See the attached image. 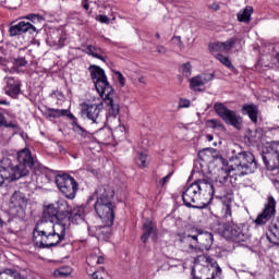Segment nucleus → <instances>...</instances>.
<instances>
[{
    "label": "nucleus",
    "instance_id": "obj_18",
    "mask_svg": "<svg viewBox=\"0 0 279 279\" xmlns=\"http://www.w3.org/2000/svg\"><path fill=\"white\" fill-rule=\"evenodd\" d=\"M64 40L65 38L62 37V33H60V31H51L47 35L46 43L50 47H58L59 49H61V47H64Z\"/></svg>",
    "mask_w": 279,
    "mask_h": 279
},
{
    "label": "nucleus",
    "instance_id": "obj_35",
    "mask_svg": "<svg viewBox=\"0 0 279 279\" xmlns=\"http://www.w3.org/2000/svg\"><path fill=\"white\" fill-rule=\"evenodd\" d=\"M204 82L202 81V76L197 75L194 76L190 80V88L192 90H202V89H197L198 86H204Z\"/></svg>",
    "mask_w": 279,
    "mask_h": 279
},
{
    "label": "nucleus",
    "instance_id": "obj_38",
    "mask_svg": "<svg viewBox=\"0 0 279 279\" xmlns=\"http://www.w3.org/2000/svg\"><path fill=\"white\" fill-rule=\"evenodd\" d=\"M222 45L225 47V51H230L232 49V47H234V45H236V38L232 37V38L228 39L227 41H223Z\"/></svg>",
    "mask_w": 279,
    "mask_h": 279
},
{
    "label": "nucleus",
    "instance_id": "obj_22",
    "mask_svg": "<svg viewBox=\"0 0 279 279\" xmlns=\"http://www.w3.org/2000/svg\"><path fill=\"white\" fill-rule=\"evenodd\" d=\"M58 236L47 238V235H38V233H33V241H35L36 245H38L40 250H50V247H57L58 245L41 246L40 243H46V245H49V243H58Z\"/></svg>",
    "mask_w": 279,
    "mask_h": 279
},
{
    "label": "nucleus",
    "instance_id": "obj_61",
    "mask_svg": "<svg viewBox=\"0 0 279 279\" xmlns=\"http://www.w3.org/2000/svg\"><path fill=\"white\" fill-rule=\"evenodd\" d=\"M58 147H59V151H64V146L63 145L58 144Z\"/></svg>",
    "mask_w": 279,
    "mask_h": 279
},
{
    "label": "nucleus",
    "instance_id": "obj_19",
    "mask_svg": "<svg viewBox=\"0 0 279 279\" xmlns=\"http://www.w3.org/2000/svg\"><path fill=\"white\" fill-rule=\"evenodd\" d=\"M10 204L13 208H20V210H25L27 208V197L21 191H15L11 196Z\"/></svg>",
    "mask_w": 279,
    "mask_h": 279
},
{
    "label": "nucleus",
    "instance_id": "obj_21",
    "mask_svg": "<svg viewBox=\"0 0 279 279\" xmlns=\"http://www.w3.org/2000/svg\"><path fill=\"white\" fill-rule=\"evenodd\" d=\"M215 241V236L210 232H201L198 236V245L202 247V252H208L210 247H213V243Z\"/></svg>",
    "mask_w": 279,
    "mask_h": 279
},
{
    "label": "nucleus",
    "instance_id": "obj_7",
    "mask_svg": "<svg viewBox=\"0 0 279 279\" xmlns=\"http://www.w3.org/2000/svg\"><path fill=\"white\" fill-rule=\"evenodd\" d=\"M90 78L95 84V88L100 97L104 95H110V93H114V88L108 82V76L106 75V71L101 69L99 65H90L89 66Z\"/></svg>",
    "mask_w": 279,
    "mask_h": 279
},
{
    "label": "nucleus",
    "instance_id": "obj_15",
    "mask_svg": "<svg viewBox=\"0 0 279 279\" xmlns=\"http://www.w3.org/2000/svg\"><path fill=\"white\" fill-rule=\"evenodd\" d=\"M4 80L7 84L4 87L5 95H9V97H12L13 99L19 97V95H21V81L12 76H8Z\"/></svg>",
    "mask_w": 279,
    "mask_h": 279
},
{
    "label": "nucleus",
    "instance_id": "obj_3",
    "mask_svg": "<svg viewBox=\"0 0 279 279\" xmlns=\"http://www.w3.org/2000/svg\"><path fill=\"white\" fill-rule=\"evenodd\" d=\"M19 165L13 166L12 161L8 160L7 166L0 165V185L10 180L14 182L29 175V171L35 175H38L43 171V165L38 162L36 157L32 156L29 148H24L17 151Z\"/></svg>",
    "mask_w": 279,
    "mask_h": 279
},
{
    "label": "nucleus",
    "instance_id": "obj_14",
    "mask_svg": "<svg viewBox=\"0 0 279 279\" xmlns=\"http://www.w3.org/2000/svg\"><path fill=\"white\" fill-rule=\"evenodd\" d=\"M102 226L88 227V234L90 236H97L100 241H108L112 236V226L108 222H102Z\"/></svg>",
    "mask_w": 279,
    "mask_h": 279
},
{
    "label": "nucleus",
    "instance_id": "obj_6",
    "mask_svg": "<svg viewBox=\"0 0 279 279\" xmlns=\"http://www.w3.org/2000/svg\"><path fill=\"white\" fill-rule=\"evenodd\" d=\"M21 21L9 28L10 36H23V34H38L45 27V16L36 13H29Z\"/></svg>",
    "mask_w": 279,
    "mask_h": 279
},
{
    "label": "nucleus",
    "instance_id": "obj_60",
    "mask_svg": "<svg viewBox=\"0 0 279 279\" xmlns=\"http://www.w3.org/2000/svg\"><path fill=\"white\" fill-rule=\"evenodd\" d=\"M83 8H84V10H89V9H90V4L84 3V4H83Z\"/></svg>",
    "mask_w": 279,
    "mask_h": 279
},
{
    "label": "nucleus",
    "instance_id": "obj_5",
    "mask_svg": "<svg viewBox=\"0 0 279 279\" xmlns=\"http://www.w3.org/2000/svg\"><path fill=\"white\" fill-rule=\"evenodd\" d=\"M231 154V169L232 171H238L239 175H250V173H254L258 169V162H256L254 154L241 150L239 147L233 149Z\"/></svg>",
    "mask_w": 279,
    "mask_h": 279
},
{
    "label": "nucleus",
    "instance_id": "obj_33",
    "mask_svg": "<svg viewBox=\"0 0 279 279\" xmlns=\"http://www.w3.org/2000/svg\"><path fill=\"white\" fill-rule=\"evenodd\" d=\"M207 125L208 128H211V130H217L218 128L219 130H222V132H226V125H223V122L219 119L207 120Z\"/></svg>",
    "mask_w": 279,
    "mask_h": 279
},
{
    "label": "nucleus",
    "instance_id": "obj_53",
    "mask_svg": "<svg viewBox=\"0 0 279 279\" xmlns=\"http://www.w3.org/2000/svg\"><path fill=\"white\" fill-rule=\"evenodd\" d=\"M93 58H97V60H102V62H106L104 56L99 54L97 51L93 54Z\"/></svg>",
    "mask_w": 279,
    "mask_h": 279
},
{
    "label": "nucleus",
    "instance_id": "obj_58",
    "mask_svg": "<svg viewBox=\"0 0 279 279\" xmlns=\"http://www.w3.org/2000/svg\"><path fill=\"white\" fill-rule=\"evenodd\" d=\"M105 258H104V256H99L98 258H97V265H104V263H105Z\"/></svg>",
    "mask_w": 279,
    "mask_h": 279
},
{
    "label": "nucleus",
    "instance_id": "obj_55",
    "mask_svg": "<svg viewBox=\"0 0 279 279\" xmlns=\"http://www.w3.org/2000/svg\"><path fill=\"white\" fill-rule=\"evenodd\" d=\"M202 234V232L201 233H196V235H192V241H194V243H197V244H199V235Z\"/></svg>",
    "mask_w": 279,
    "mask_h": 279
},
{
    "label": "nucleus",
    "instance_id": "obj_9",
    "mask_svg": "<svg viewBox=\"0 0 279 279\" xmlns=\"http://www.w3.org/2000/svg\"><path fill=\"white\" fill-rule=\"evenodd\" d=\"M56 184L59 191L68 199H75V195H77L78 184L73 177L69 174H58L56 177Z\"/></svg>",
    "mask_w": 279,
    "mask_h": 279
},
{
    "label": "nucleus",
    "instance_id": "obj_42",
    "mask_svg": "<svg viewBox=\"0 0 279 279\" xmlns=\"http://www.w3.org/2000/svg\"><path fill=\"white\" fill-rule=\"evenodd\" d=\"M14 66H17V69L27 66V59H25L24 57H19L14 59Z\"/></svg>",
    "mask_w": 279,
    "mask_h": 279
},
{
    "label": "nucleus",
    "instance_id": "obj_26",
    "mask_svg": "<svg viewBox=\"0 0 279 279\" xmlns=\"http://www.w3.org/2000/svg\"><path fill=\"white\" fill-rule=\"evenodd\" d=\"M199 233H201L199 229H197L193 226H189V227H186L185 231L177 233V236H179V241L181 243H184V241H186V239H191L192 236H197V234H199Z\"/></svg>",
    "mask_w": 279,
    "mask_h": 279
},
{
    "label": "nucleus",
    "instance_id": "obj_40",
    "mask_svg": "<svg viewBox=\"0 0 279 279\" xmlns=\"http://www.w3.org/2000/svg\"><path fill=\"white\" fill-rule=\"evenodd\" d=\"M2 128H11V130H15L16 132H21V126L19 125V123H15L13 121L8 122V121H5V118H4V122L2 124Z\"/></svg>",
    "mask_w": 279,
    "mask_h": 279
},
{
    "label": "nucleus",
    "instance_id": "obj_43",
    "mask_svg": "<svg viewBox=\"0 0 279 279\" xmlns=\"http://www.w3.org/2000/svg\"><path fill=\"white\" fill-rule=\"evenodd\" d=\"M209 47L213 51H226V48L223 47V43L221 41L211 44L209 45Z\"/></svg>",
    "mask_w": 279,
    "mask_h": 279
},
{
    "label": "nucleus",
    "instance_id": "obj_59",
    "mask_svg": "<svg viewBox=\"0 0 279 279\" xmlns=\"http://www.w3.org/2000/svg\"><path fill=\"white\" fill-rule=\"evenodd\" d=\"M206 138H207V141H214L215 140V136H213L211 134H208L207 136H206Z\"/></svg>",
    "mask_w": 279,
    "mask_h": 279
},
{
    "label": "nucleus",
    "instance_id": "obj_45",
    "mask_svg": "<svg viewBox=\"0 0 279 279\" xmlns=\"http://www.w3.org/2000/svg\"><path fill=\"white\" fill-rule=\"evenodd\" d=\"M116 75H118V82L120 86H125V77L123 76V74L121 72H116Z\"/></svg>",
    "mask_w": 279,
    "mask_h": 279
},
{
    "label": "nucleus",
    "instance_id": "obj_4",
    "mask_svg": "<svg viewBox=\"0 0 279 279\" xmlns=\"http://www.w3.org/2000/svg\"><path fill=\"white\" fill-rule=\"evenodd\" d=\"M213 230L217 234H220L222 239L233 241V243H245L252 236L250 225L247 223L233 225L232 227L225 222H217L213 226Z\"/></svg>",
    "mask_w": 279,
    "mask_h": 279
},
{
    "label": "nucleus",
    "instance_id": "obj_16",
    "mask_svg": "<svg viewBox=\"0 0 279 279\" xmlns=\"http://www.w3.org/2000/svg\"><path fill=\"white\" fill-rule=\"evenodd\" d=\"M95 193L98 195L96 202L108 203L114 199V190L110 185H99Z\"/></svg>",
    "mask_w": 279,
    "mask_h": 279
},
{
    "label": "nucleus",
    "instance_id": "obj_44",
    "mask_svg": "<svg viewBox=\"0 0 279 279\" xmlns=\"http://www.w3.org/2000/svg\"><path fill=\"white\" fill-rule=\"evenodd\" d=\"M96 21H98L99 23H105V25L110 24V17H108V15H104V14L98 15L96 17Z\"/></svg>",
    "mask_w": 279,
    "mask_h": 279
},
{
    "label": "nucleus",
    "instance_id": "obj_63",
    "mask_svg": "<svg viewBox=\"0 0 279 279\" xmlns=\"http://www.w3.org/2000/svg\"><path fill=\"white\" fill-rule=\"evenodd\" d=\"M191 276H192V278H195V276H196V275H195V268L192 269Z\"/></svg>",
    "mask_w": 279,
    "mask_h": 279
},
{
    "label": "nucleus",
    "instance_id": "obj_51",
    "mask_svg": "<svg viewBox=\"0 0 279 279\" xmlns=\"http://www.w3.org/2000/svg\"><path fill=\"white\" fill-rule=\"evenodd\" d=\"M172 40H178V47H184V44L182 43V37L173 36Z\"/></svg>",
    "mask_w": 279,
    "mask_h": 279
},
{
    "label": "nucleus",
    "instance_id": "obj_11",
    "mask_svg": "<svg viewBox=\"0 0 279 279\" xmlns=\"http://www.w3.org/2000/svg\"><path fill=\"white\" fill-rule=\"evenodd\" d=\"M94 210L101 219L102 223L114 226V203L113 202H98L94 205Z\"/></svg>",
    "mask_w": 279,
    "mask_h": 279
},
{
    "label": "nucleus",
    "instance_id": "obj_57",
    "mask_svg": "<svg viewBox=\"0 0 279 279\" xmlns=\"http://www.w3.org/2000/svg\"><path fill=\"white\" fill-rule=\"evenodd\" d=\"M5 121V116L0 112V128H3V122Z\"/></svg>",
    "mask_w": 279,
    "mask_h": 279
},
{
    "label": "nucleus",
    "instance_id": "obj_41",
    "mask_svg": "<svg viewBox=\"0 0 279 279\" xmlns=\"http://www.w3.org/2000/svg\"><path fill=\"white\" fill-rule=\"evenodd\" d=\"M191 62H186L182 65V74L184 75V77H191Z\"/></svg>",
    "mask_w": 279,
    "mask_h": 279
},
{
    "label": "nucleus",
    "instance_id": "obj_34",
    "mask_svg": "<svg viewBox=\"0 0 279 279\" xmlns=\"http://www.w3.org/2000/svg\"><path fill=\"white\" fill-rule=\"evenodd\" d=\"M213 151H215V148H204L198 151V158L203 162H207L209 160L210 156H213Z\"/></svg>",
    "mask_w": 279,
    "mask_h": 279
},
{
    "label": "nucleus",
    "instance_id": "obj_64",
    "mask_svg": "<svg viewBox=\"0 0 279 279\" xmlns=\"http://www.w3.org/2000/svg\"><path fill=\"white\" fill-rule=\"evenodd\" d=\"M155 36L158 40H160V33H156Z\"/></svg>",
    "mask_w": 279,
    "mask_h": 279
},
{
    "label": "nucleus",
    "instance_id": "obj_25",
    "mask_svg": "<svg viewBox=\"0 0 279 279\" xmlns=\"http://www.w3.org/2000/svg\"><path fill=\"white\" fill-rule=\"evenodd\" d=\"M143 230H144V233L141 236V241L142 243H147V241L149 240V235L156 232V225L154 223V221L147 219L143 225Z\"/></svg>",
    "mask_w": 279,
    "mask_h": 279
},
{
    "label": "nucleus",
    "instance_id": "obj_30",
    "mask_svg": "<svg viewBox=\"0 0 279 279\" xmlns=\"http://www.w3.org/2000/svg\"><path fill=\"white\" fill-rule=\"evenodd\" d=\"M135 163L140 169H146V167H149V162H147V154L137 151Z\"/></svg>",
    "mask_w": 279,
    "mask_h": 279
},
{
    "label": "nucleus",
    "instance_id": "obj_1",
    "mask_svg": "<svg viewBox=\"0 0 279 279\" xmlns=\"http://www.w3.org/2000/svg\"><path fill=\"white\" fill-rule=\"evenodd\" d=\"M222 167L218 171L215 183L210 179H197L182 194L183 204L187 208L202 209L204 206L197 204L203 191H208L209 195L218 193V197L222 199V215L227 221H232V204L234 203V184L230 171L232 167H228V160L222 156L217 157Z\"/></svg>",
    "mask_w": 279,
    "mask_h": 279
},
{
    "label": "nucleus",
    "instance_id": "obj_12",
    "mask_svg": "<svg viewBox=\"0 0 279 279\" xmlns=\"http://www.w3.org/2000/svg\"><path fill=\"white\" fill-rule=\"evenodd\" d=\"M276 198L272 195H268L266 198V203L264 204V209L254 220V223L257 226H265V223H269L274 217H276Z\"/></svg>",
    "mask_w": 279,
    "mask_h": 279
},
{
    "label": "nucleus",
    "instance_id": "obj_24",
    "mask_svg": "<svg viewBox=\"0 0 279 279\" xmlns=\"http://www.w3.org/2000/svg\"><path fill=\"white\" fill-rule=\"evenodd\" d=\"M66 113L64 114V117H68V119H70L72 121V130L73 132H76L77 134L82 135V136H88V132L82 128V125H80V123H77V118H75V116L73 113H71V111L69 109H65Z\"/></svg>",
    "mask_w": 279,
    "mask_h": 279
},
{
    "label": "nucleus",
    "instance_id": "obj_2",
    "mask_svg": "<svg viewBox=\"0 0 279 279\" xmlns=\"http://www.w3.org/2000/svg\"><path fill=\"white\" fill-rule=\"evenodd\" d=\"M71 206L64 199H59L46 207L43 214L41 223L46 229L38 230V226L34 229V234L38 236H47V239H53L58 236L56 243L40 242L41 247H51L53 245H60L66 236V226L71 223Z\"/></svg>",
    "mask_w": 279,
    "mask_h": 279
},
{
    "label": "nucleus",
    "instance_id": "obj_28",
    "mask_svg": "<svg viewBox=\"0 0 279 279\" xmlns=\"http://www.w3.org/2000/svg\"><path fill=\"white\" fill-rule=\"evenodd\" d=\"M0 279H25L16 269L5 268L0 272Z\"/></svg>",
    "mask_w": 279,
    "mask_h": 279
},
{
    "label": "nucleus",
    "instance_id": "obj_17",
    "mask_svg": "<svg viewBox=\"0 0 279 279\" xmlns=\"http://www.w3.org/2000/svg\"><path fill=\"white\" fill-rule=\"evenodd\" d=\"M114 95L113 93L108 94H104V97H101V99H104L106 106H108V116L107 119H110V117H112L113 119H117V116L120 112V106L119 104L114 102V98H112Z\"/></svg>",
    "mask_w": 279,
    "mask_h": 279
},
{
    "label": "nucleus",
    "instance_id": "obj_39",
    "mask_svg": "<svg viewBox=\"0 0 279 279\" xmlns=\"http://www.w3.org/2000/svg\"><path fill=\"white\" fill-rule=\"evenodd\" d=\"M201 80L203 81V84H208V82H213L215 80V74L214 73H203L199 74Z\"/></svg>",
    "mask_w": 279,
    "mask_h": 279
},
{
    "label": "nucleus",
    "instance_id": "obj_36",
    "mask_svg": "<svg viewBox=\"0 0 279 279\" xmlns=\"http://www.w3.org/2000/svg\"><path fill=\"white\" fill-rule=\"evenodd\" d=\"M54 276L58 278H68V276H71V269L70 268H59L54 270Z\"/></svg>",
    "mask_w": 279,
    "mask_h": 279
},
{
    "label": "nucleus",
    "instance_id": "obj_23",
    "mask_svg": "<svg viewBox=\"0 0 279 279\" xmlns=\"http://www.w3.org/2000/svg\"><path fill=\"white\" fill-rule=\"evenodd\" d=\"M242 114H247L252 123H258V106L244 104L241 109Z\"/></svg>",
    "mask_w": 279,
    "mask_h": 279
},
{
    "label": "nucleus",
    "instance_id": "obj_48",
    "mask_svg": "<svg viewBox=\"0 0 279 279\" xmlns=\"http://www.w3.org/2000/svg\"><path fill=\"white\" fill-rule=\"evenodd\" d=\"M106 134H108V136H110V131L100 129L98 132V136H99V138H102V141H106Z\"/></svg>",
    "mask_w": 279,
    "mask_h": 279
},
{
    "label": "nucleus",
    "instance_id": "obj_20",
    "mask_svg": "<svg viewBox=\"0 0 279 279\" xmlns=\"http://www.w3.org/2000/svg\"><path fill=\"white\" fill-rule=\"evenodd\" d=\"M266 236L269 243H272V245H279V216L276 218L275 223H271L268 227Z\"/></svg>",
    "mask_w": 279,
    "mask_h": 279
},
{
    "label": "nucleus",
    "instance_id": "obj_46",
    "mask_svg": "<svg viewBox=\"0 0 279 279\" xmlns=\"http://www.w3.org/2000/svg\"><path fill=\"white\" fill-rule=\"evenodd\" d=\"M191 106V100L189 99H181L179 101V108H189Z\"/></svg>",
    "mask_w": 279,
    "mask_h": 279
},
{
    "label": "nucleus",
    "instance_id": "obj_54",
    "mask_svg": "<svg viewBox=\"0 0 279 279\" xmlns=\"http://www.w3.org/2000/svg\"><path fill=\"white\" fill-rule=\"evenodd\" d=\"M93 58H97V60H102V62H106L104 56L99 54L97 51L93 54Z\"/></svg>",
    "mask_w": 279,
    "mask_h": 279
},
{
    "label": "nucleus",
    "instance_id": "obj_31",
    "mask_svg": "<svg viewBox=\"0 0 279 279\" xmlns=\"http://www.w3.org/2000/svg\"><path fill=\"white\" fill-rule=\"evenodd\" d=\"M66 109H53V108H47L46 114L50 119H60V117H64L66 114Z\"/></svg>",
    "mask_w": 279,
    "mask_h": 279
},
{
    "label": "nucleus",
    "instance_id": "obj_10",
    "mask_svg": "<svg viewBox=\"0 0 279 279\" xmlns=\"http://www.w3.org/2000/svg\"><path fill=\"white\" fill-rule=\"evenodd\" d=\"M262 158L268 171H276V169H279V142L264 147Z\"/></svg>",
    "mask_w": 279,
    "mask_h": 279
},
{
    "label": "nucleus",
    "instance_id": "obj_49",
    "mask_svg": "<svg viewBox=\"0 0 279 279\" xmlns=\"http://www.w3.org/2000/svg\"><path fill=\"white\" fill-rule=\"evenodd\" d=\"M208 9L214 10V12H219V10H221V5H219V3H217V2H214L208 5Z\"/></svg>",
    "mask_w": 279,
    "mask_h": 279
},
{
    "label": "nucleus",
    "instance_id": "obj_50",
    "mask_svg": "<svg viewBox=\"0 0 279 279\" xmlns=\"http://www.w3.org/2000/svg\"><path fill=\"white\" fill-rule=\"evenodd\" d=\"M173 175V172H170L168 173L166 177H163L161 180H160V185L161 186H165V184H167V182H169V178H171Z\"/></svg>",
    "mask_w": 279,
    "mask_h": 279
},
{
    "label": "nucleus",
    "instance_id": "obj_13",
    "mask_svg": "<svg viewBox=\"0 0 279 279\" xmlns=\"http://www.w3.org/2000/svg\"><path fill=\"white\" fill-rule=\"evenodd\" d=\"M82 114H84L89 121L99 125L104 123V104H87L83 102L82 105Z\"/></svg>",
    "mask_w": 279,
    "mask_h": 279
},
{
    "label": "nucleus",
    "instance_id": "obj_56",
    "mask_svg": "<svg viewBox=\"0 0 279 279\" xmlns=\"http://www.w3.org/2000/svg\"><path fill=\"white\" fill-rule=\"evenodd\" d=\"M92 278L93 279H104V276H101V274L95 271V272H93Z\"/></svg>",
    "mask_w": 279,
    "mask_h": 279
},
{
    "label": "nucleus",
    "instance_id": "obj_37",
    "mask_svg": "<svg viewBox=\"0 0 279 279\" xmlns=\"http://www.w3.org/2000/svg\"><path fill=\"white\" fill-rule=\"evenodd\" d=\"M207 263L211 266L215 267L216 272H214L216 276H221V267H219V264L215 260L213 257H207Z\"/></svg>",
    "mask_w": 279,
    "mask_h": 279
},
{
    "label": "nucleus",
    "instance_id": "obj_32",
    "mask_svg": "<svg viewBox=\"0 0 279 279\" xmlns=\"http://www.w3.org/2000/svg\"><path fill=\"white\" fill-rule=\"evenodd\" d=\"M216 60H219L221 62V64H223L225 66H227V69H230L231 71H236V68H234V65L232 64V61H230V59L221 53H218L216 56Z\"/></svg>",
    "mask_w": 279,
    "mask_h": 279
},
{
    "label": "nucleus",
    "instance_id": "obj_47",
    "mask_svg": "<svg viewBox=\"0 0 279 279\" xmlns=\"http://www.w3.org/2000/svg\"><path fill=\"white\" fill-rule=\"evenodd\" d=\"M86 53L88 54V56H95V53H97V48H95L94 46H87L86 47Z\"/></svg>",
    "mask_w": 279,
    "mask_h": 279
},
{
    "label": "nucleus",
    "instance_id": "obj_52",
    "mask_svg": "<svg viewBox=\"0 0 279 279\" xmlns=\"http://www.w3.org/2000/svg\"><path fill=\"white\" fill-rule=\"evenodd\" d=\"M156 49L158 53H167V49L165 48V46H157Z\"/></svg>",
    "mask_w": 279,
    "mask_h": 279
},
{
    "label": "nucleus",
    "instance_id": "obj_29",
    "mask_svg": "<svg viewBox=\"0 0 279 279\" xmlns=\"http://www.w3.org/2000/svg\"><path fill=\"white\" fill-rule=\"evenodd\" d=\"M72 223H84V210L76 208L71 210Z\"/></svg>",
    "mask_w": 279,
    "mask_h": 279
},
{
    "label": "nucleus",
    "instance_id": "obj_62",
    "mask_svg": "<svg viewBox=\"0 0 279 279\" xmlns=\"http://www.w3.org/2000/svg\"><path fill=\"white\" fill-rule=\"evenodd\" d=\"M3 226H5V221H3V220L0 218V228H3Z\"/></svg>",
    "mask_w": 279,
    "mask_h": 279
},
{
    "label": "nucleus",
    "instance_id": "obj_8",
    "mask_svg": "<svg viewBox=\"0 0 279 279\" xmlns=\"http://www.w3.org/2000/svg\"><path fill=\"white\" fill-rule=\"evenodd\" d=\"M214 110L227 125H231L235 130H243V118L236 111L230 110L222 102H216Z\"/></svg>",
    "mask_w": 279,
    "mask_h": 279
},
{
    "label": "nucleus",
    "instance_id": "obj_27",
    "mask_svg": "<svg viewBox=\"0 0 279 279\" xmlns=\"http://www.w3.org/2000/svg\"><path fill=\"white\" fill-rule=\"evenodd\" d=\"M252 14H254V8L246 7L236 14L238 21L240 23H250L252 21Z\"/></svg>",
    "mask_w": 279,
    "mask_h": 279
}]
</instances>
